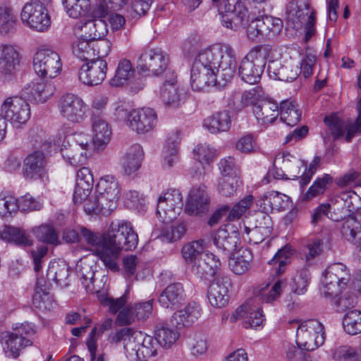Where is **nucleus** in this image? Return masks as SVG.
<instances>
[{
  "label": "nucleus",
  "instance_id": "obj_3",
  "mask_svg": "<svg viewBox=\"0 0 361 361\" xmlns=\"http://www.w3.org/2000/svg\"><path fill=\"white\" fill-rule=\"evenodd\" d=\"M113 223L101 233H95L85 227L80 228V235L86 243L94 247L96 255L105 267L113 271Z\"/></svg>",
  "mask_w": 361,
  "mask_h": 361
},
{
  "label": "nucleus",
  "instance_id": "obj_6",
  "mask_svg": "<svg viewBox=\"0 0 361 361\" xmlns=\"http://www.w3.org/2000/svg\"><path fill=\"white\" fill-rule=\"evenodd\" d=\"M203 54L200 51L196 56L191 68V86L195 90H202L207 87L224 85L217 73Z\"/></svg>",
  "mask_w": 361,
  "mask_h": 361
},
{
  "label": "nucleus",
  "instance_id": "obj_16",
  "mask_svg": "<svg viewBox=\"0 0 361 361\" xmlns=\"http://www.w3.org/2000/svg\"><path fill=\"white\" fill-rule=\"evenodd\" d=\"M142 332L126 327L117 331L114 334V346L123 349L130 361H137V350L141 343Z\"/></svg>",
  "mask_w": 361,
  "mask_h": 361
},
{
  "label": "nucleus",
  "instance_id": "obj_14",
  "mask_svg": "<svg viewBox=\"0 0 361 361\" xmlns=\"http://www.w3.org/2000/svg\"><path fill=\"white\" fill-rule=\"evenodd\" d=\"M169 61L168 55L161 49H147L138 58L137 69L141 73L159 75L166 70Z\"/></svg>",
  "mask_w": 361,
  "mask_h": 361
},
{
  "label": "nucleus",
  "instance_id": "obj_25",
  "mask_svg": "<svg viewBox=\"0 0 361 361\" xmlns=\"http://www.w3.org/2000/svg\"><path fill=\"white\" fill-rule=\"evenodd\" d=\"M253 114L262 125L271 124L279 116V106L273 100L258 98L253 108Z\"/></svg>",
  "mask_w": 361,
  "mask_h": 361
},
{
  "label": "nucleus",
  "instance_id": "obj_21",
  "mask_svg": "<svg viewBox=\"0 0 361 361\" xmlns=\"http://www.w3.org/2000/svg\"><path fill=\"white\" fill-rule=\"evenodd\" d=\"M138 243L137 234L133 230L130 223L121 221L114 230V255L120 250H134Z\"/></svg>",
  "mask_w": 361,
  "mask_h": 361
},
{
  "label": "nucleus",
  "instance_id": "obj_19",
  "mask_svg": "<svg viewBox=\"0 0 361 361\" xmlns=\"http://www.w3.org/2000/svg\"><path fill=\"white\" fill-rule=\"evenodd\" d=\"M106 71V61L97 58L81 66L78 73L79 80L88 86L98 85L105 79Z\"/></svg>",
  "mask_w": 361,
  "mask_h": 361
},
{
  "label": "nucleus",
  "instance_id": "obj_52",
  "mask_svg": "<svg viewBox=\"0 0 361 361\" xmlns=\"http://www.w3.org/2000/svg\"><path fill=\"white\" fill-rule=\"evenodd\" d=\"M193 159L202 167L212 164L217 156L216 150L207 143L197 145L192 151Z\"/></svg>",
  "mask_w": 361,
  "mask_h": 361
},
{
  "label": "nucleus",
  "instance_id": "obj_1",
  "mask_svg": "<svg viewBox=\"0 0 361 361\" xmlns=\"http://www.w3.org/2000/svg\"><path fill=\"white\" fill-rule=\"evenodd\" d=\"M216 71L221 82L226 84L234 75L235 54L228 44H216L200 51Z\"/></svg>",
  "mask_w": 361,
  "mask_h": 361
},
{
  "label": "nucleus",
  "instance_id": "obj_56",
  "mask_svg": "<svg viewBox=\"0 0 361 361\" xmlns=\"http://www.w3.org/2000/svg\"><path fill=\"white\" fill-rule=\"evenodd\" d=\"M16 18L11 7L0 6V34L6 35L16 30Z\"/></svg>",
  "mask_w": 361,
  "mask_h": 361
},
{
  "label": "nucleus",
  "instance_id": "obj_63",
  "mask_svg": "<svg viewBox=\"0 0 361 361\" xmlns=\"http://www.w3.org/2000/svg\"><path fill=\"white\" fill-rule=\"evenodd\" d=\"M338 195H335L327 203L329 205V218L334 221H339L343 219L352 217L346 207L343 204L338 203Z\"/></svg>",
  "mask_w": 361,
  "mask_h": 361
},
{
  "label": "nucleus",
  "instance_id": "obj_24",
  "mask_svg": "<svg viewBox=\"0 0 361 361\" xmlns=\"http://www.w3.org/2000/svg\"><path fill=\"white\" fill-rule=\"evenodd\" d=\"M201 315L200 305L195 302L188 303L183 309L173 313L170 322L176 329H183L190 326Z\"/></svg>",
  "mask_w": 361,
  "mask_h": 361
},
{
  "label": "nucleus",
  "instance_id": "obj_50",
  "mask_svg": "<svg viewBox=\"0 0 361 361\" xmlns=\"http://www.w3.org/2000/svg\"><path fill=\"white\" fill-rule=\"evenodd\" d=\"M157 341L154 337L142 333L141 343L137 350V361H147L157 354Z\"/></svg>",
  "mask_w": 361,
  "mask_h": 361
},
{
  "label": "nucleus",
  "instance_id": "obj_36",
  "mask_svg": "<svg viewBox=\"0 0 361 361\" xmlns=\"http://www.w3.org/2000/svg\"><path fill=\"white\" fill-rule=\"evenodd\" d=\"M0 238L20 247H30L33 244L32 239L25 230L12 226H4L0 231Z\"/></svg>",
  "mask_w": 361,
  "mask_h": 361
},
{
  "label": "nucleus",
  "instance_id": "obj_62",
  "mask_svg": "<svg viewBox=\"0 0 361 361\" xmlns=\"http://www.w3.org/2000/svg\"><path fill=\"white\" fill-rule=\"evenodd\" d=\"M133 75V69L130 61L128 59L121 60L114 73V86L123 85Z\"/></svg>",
  "mask_w": 361,
  "mask_h": 361
},
{
  "label": "nucleus",
  "instance_id": "obj_57",
  "mask_svg": "<svg viewBox=\"0 0 361 361\" xmlns=\"http://www.w3.org/2000/svg\"><path fill=\"white\" fill-rule=\"evenodd\" d=\"M344 331L350 335H356L361 332V312L353 310L348 311L343 318Z\"/></svg>",
  "mask_w": 361,
  "mask_h": 361
},
{
  "label": "nucleus",
  "instance_id": "obj_5",
  "mask_svg": "<svg viewBox=\"0 0 361 361\" xmlns=\"http://www.w3.org/2000/svg\"><path fill=\"white\" fill-rule=\"evenodd\" d=\"M349 281V274L345 265L334 263L324 271L321 281V295L331 300L336 299Z\"/></svg>",
  "mask_w": 361,
  "mask_h": 361
},
{
  "label": "nucleus",
  "instance_id": "obj_47",
  "mask_svg": "<svg viewBox=\"0 0 361 361\" xmlns=\"http://www.w3.org/2000/svg\"><path fill=\"white\" fill-rule=\"evenodd\" d=\"M275 162L282 164V168L292 177V178H298L301 172V168L305 167V162L299 160L289 153L279 155Z\"/></svg>",
  "mask_w": 361,
  "mask_h": 361
},
{
  "label": "nucleus",
  "instance_id": "obj_23",
  "mask_svg": "<svg viewBox=\"0 0 361 361\" xmlns=\"http://www.w3.org/2000/svg\"><path fill=\"white\" fill-rule=\"evenodd\" d=\"M228 228L229 226L219 228L213 238L217 250L225 255L232 253L239 244L238 233L235 231L229 232Z\"/></svg>",
  "mask_w": 361,
  "mask_h": 361
},
{
  "label": "nucleus",
  "instance_id": "obj_13",
  "mask_svg": "<svg viewBox=\"0 0 361 361\" xmlns=\"http://www.w3.org/2000/svg\"><path fill=\"white\" fill-rule=\"evenodd\" d=\"M1 112L6 121H9L16 128L26 123L31 115L29 104L17 96L6 98L1 104Z\"/></svg>",
  "mask_w": 361,
  "mask_h": 361
},
{
  "label": "nucleus",
  "instance_id": "obj_18",
  "mask_svg": "<svg viewBox=\"0 0 361 361\" xmlns=\"http://www.w3.org/2000/svg\"><path fill=\"white\" fill-rule=\"evenodd\" d=\"M157 123V116L151 108H141L130 111L128 128L137 134H146L152 130Z\"/></svg>",
  "mask_w": 361,
  "mask_h": 361
},
{
  "label": "nucleus",
  "instance_id": "obj_45",
  "mask_svg": "<svg viewBox=\"0 0 361 361\" xmlns=\"http://www.w3.org/2000/svg\"><path fill=\"white\" fill-rule=\"evenodd\" d=\"M252 261V252L247 249H241L235 257L230 259L229 266L235 274L241 275L249 270Z\"/></svg>",
  "mask_w": 361,
  "mask_h": 361
},
{
  "label": "nucleus",
  "instance_id": "obj_46",
  "mask_svg": "<svg viewBox=\"0 0 361 361\" xmlns=\"http://www.w3.org/2000/svg\"><path fill=\"white\" fill-rule=\"evenodd\" d=\"M241 185L240 176H221L217 180L216 191L223 197H231L235 194Z\"/></svg>",
  "mask_w": 361,
  "mask_h": 361
},
{
  "label": "nucleus",
  "instance_id": "obj_43",
  "mask_svg": "<svg viewBox=\"0 0 361 361\" xmlns=\"http://www.w3.org/2000/svg\"><path fill=\"white\" fill-rule=\"evenodd\" d=\"M73 54L81 61L86 62L95 59L94 41H90L85 38H78L72 45Z\"/></svg>",
  "mask_w": 361,
  "mask_h": 361
},
{
  "label": "nucleus",
  "instance_id": "obj_34",
  "mask_svg": "<svg viewBox=\"0 0 361 361\" xmlns=\"http://www.w3.org/2000/svg\"><path fill=\"white\" fill-rule=\"evenodd\" d=\"M113 176H102L96 187L99 203L104 207L105 214H111L113 201Z\"/></svg>",
  "mask_w": 361,
  "mask_h": 361
},
{
  "label": "nucleus",
  "instance_id": "obj_41",
  "mask_svg": "<svg viewBox=\"0 0 361 361\" xmlns=\"http://www.w3.org/2000/svg\"><path fill=\"white\" fill-rule=\"evenodd\" d=\"M108 23L104 19L88 20L82 26L83 34L80 37L97 41L108 32Z\"/></svg>",
  "mask_w": 361,
  "mask_h": 361
},
{
  "label": "nucleus",
  "instance_id": "obj_40",
  "mask_svg": "<svg viewBox=\"0 0 361 361\" xmlns=\"http://www.w3.org/2000/svg\"><path fill=\"white\" fill-rule=\"evenodd\" d=\"M54 90V87L51 83H46L43 81L32 82L24 90L28 99H34L39 103L46 102L52 96Z\"/></svg>",
  "mask_w": 361,
  "mask_h": 361
},
{
  "label": "nucleus",
  "instance_id": "obj_48",
  "mask_svg": "<svg viewBox=\"0 0 361 361\" xmlns=\"http://www.w3.org/2000/svg\"><path fill=\"white\" fill-rule=\"evenodd\" d=\"M281 120L287 126H295L301 118L302 112L295 104L289 100L283 101L280 106Z\"/></svg>",
  "mask_w": 361,
  "mask_h": 361
},
{
  "label": "nucleus",
  "instance_id": "obj_2",
  "mask_svg": "<svg viewBox=\"0 0 361 361\" xmlns=\"http://www.w3.org/2000/svg\"><path fill=\"white\" fill-rule=\"evenodd\" d=\"M271 51L269 45L260 44L248 51L239 66V75L243 80L249 84H255L259 80Z\"/></svg>",
  "mask_w": 361,
  "mask_h": 361
},
{
  "label": "nucleus",
  "instance_id": "obj_12",
  "mask_svg": "<svg viewBox=\"0 0 361 361\" xmlns=\"http://www.w3.org/2000/svg\"><path fill=\"white\" fill-rule=\"evenodd\" d=\"M238 319L243 321V326L246 329L262 327L264 322V316L259 298H251L238 307L231 317L232 322Z\"/></svg>",
  "mask_w": 361,
  "mask_h": 361
},
{
  "label": "nucleus",
  "instance_id": "obj_26",
  "mask_svg": "<svg viewBox=\"0 0 361 361\" xmlns=\"http://www.w3.org/2000/svg\"><path fill=\"white\" fill-rule=\"evenodd\" d=\"M19 64V54L12 45L0 46V73L6 77L15 74Z\"/></svg>",
  "mask_w": 361,
  "mask_h": 361
},
{
  "label": "nucleus",
  "instance_id": "obj_7",
  "mask_svg": "<svg viewBox=\"0 0 361 361\" xmlns=\"http://www.w3.org/2000/svg\"><path fill=\"white\" fill-rule=\"evenodd\" d=\"M323 324L316 319H308L300 324L296 331V343L303 350L312 351L324 343Z\"/></svg>",
  "mask_w": 361,
  "mask_h": 361
},
{
  "label": "nucleus",
  "instance_id": "obj_53",
  "mask_svg": "<svg viewBox=\"0 0 361 361\" xmlns=\"http://www.w3.org/2000/svg\"><path fill=\"white\" fill-rule=\"evenodd\" d=\"M111 326L112 320L111 318H107L102 324L94 326L90 333L86 344L92 360L96 357L97 339L105 331L111 329Z\"/></svg>",
  "mask_w": 361,
  "mask_h": 361
},
{
  "label": "nucleus",
  "instance_id": "obj_33",
  "mask_svg": "<svg viewBox=\"0 0 361 361\" xmlns=\"http://www.w3.org/2000/svg\"><path fill=\"white\" fill-rule=\"evenodd\" d=\"M92 128L93 132L92 143L97 147L103 148L111 140V128L105 120L92 116Z\"/></svg>",
  "mask_w": 361,
  "mask_h": 361
},
{
  "label": "nucleus",
  "instance_id": "obj_9",
  "mask_svg": "<svg viewBox=\"0 0 361 361\" xmlns=\"http://www.w3.org/2000/svg\"><path fill=\"white\" fill-rule=\"evenodd\" d=\"M48 6L33 0L26 3L20 13L23 23L38 32L47 30L51 24L47 9Z\"/></svg>",
  "mask_w": 361,
  "mask_h": 361
},
{
  "label": "nucleus",
  "instance_id": "obj_30",
  "mask_svg": "<svg viewBox=\"0 0 361 361\" xmlns=\"http://www.w3.org/2000/svg\"><path fill=\"white\" fill-rule=\"evenodd\" d=\"M46 165L44 154L36 152L29 154L24 160L23 173L25 178L37 179L44 172Z\"/></svg>",
  "mask_w": 361,
  "mask_h": 361
},
{
  "label": "nucleus",
  "instance_id": "obj_55",
  "mask_svg": "<svg viewBox=\"0 0 361 361\" xmlns=\"http://www.w3.org/2000/svg\"><path fill=\"white\" fill-rule=\"evenodd\" d=\"M166 225L161 228L159 238L164 242L171 243L180 240L186 232L185 223L180 222L175 225Z\"/></svg>",
  "mask_w": 361,
  "mask_h": 361
},
{
  "label": "nucleus",
  "instance_id": "obj_4",
  "mask_svg": "<svg viewBox=\"0 0 361 361\" xmlns=\"http://www.w3.org/2000/svg\"><path fill=\"white\" fill-rule=\"evenodd\" d=\"M286 18L295 27L305 25L304 41L307 42L315 34V11L310 6L308 0H292L287 6Z\"/></svg>",
  "mask_w": 361,
  "mask_h": 361
},
{
  "label": "nucleus",
  "instance_id": "obj_22",
  "mask_svg": "<svg viewBox=\"0 0 361 361\" xmlns=\"http://www.w3.org/2000/svg\"><path fill=\"white\" fill-rule=\"evenodd\" d=\"M231 286L229 276L219 274L209 287L208 300L211 305L222 307L228 300V290Z\"/></svg>",
  "mask_w": 361,
  "mask_h": 361
},
{
  "label": "nucleus",
  "instance_id": "obj_60",
  "mask_svg": "<svg viewBox=\"0 0 361 361\" xmlns=\"http://www.w3.org/2000/svg\"><path fill=\"white\" fill-rule=\"evenodd\" d=\"M332 356L335 361H358L361 357V350L348 345H341L333 350Z\"/></svg>",
  "mask_w": 361,
  "mask_h": 361
},
{
  "label": "nucleus",
  "instance_id": "obj_44",
  "mask_svg": "<svg viewBox=\"0 0 361 361\" xmlns=\"http://www.w3.org/2000/svg\"><path fill=\"white\" fill-rule=\"evenodd\" d=\"M286 286V280L280 279L276 281L269 290H267L268 285L264 287H257L255 289V297L259 298L264 302H271L276 300L281 294L283 288Z\"/></svg>",
  "mask_w": 361,
  "mask_h": 361
},
{
  "label": "nucleus",
  "instance_id": "obj_15",
  "mask_svg": "<svg viewBox=\"0 0 361 361\" xmlns=\"http://www.w3.org/2000/svg\"><path fill=\"white\" fill-rule=\"evenodd\" d=\"M58 106L61 116L71 123H80L87 116V106L76 94H63L59 100Z\"/></svg>",
  "mask_w": 361,
  "mask_h": 361
},
{
  "label": "nucleus",
  "instance_id": "obj_58",
  "mask_svg": "<svg viewBox=\"0 0 361 361\" xmlns=\"http://www.w3.org/2000/svg\"><path fill=\"white\" fill-rule=\"evenodd\" d=\"M156 341L163 348H171L178 339L179 333L166 326H159L155 331Z\"/></svg>",
  "mask_w": 361,
  "mask_h": 361
},
{
  "label": "nucleus",
  "instance_id": "obj_17",
  "mask_svg": "<svg viewBox=\"0 0 361 361\" xmlns=\"http://www.w3.org/2000/svg\"><path fill=\"white\" fill-rule=\"evenodd\" d=\"M357 117L354 123L345 124L335 114L325 117L324 122L335 139L343 136L346 131L345 140L350 142L355 134L361 133V98L357 104Z\"/></svg>",
  "mask_w": 361,
  "mask_h": 361
},
{
  "label": "nucleus",
  "instance_id": "obj_10",
  "mask_svg": "<svg viewBox=\"0 0 361 361\" xmlns=\"http://www.w3.org/2000/svg\"><path fill=\"white\" fill-rule=\"evenodd\" d=\"M183 206V197L180 191L170 189L159 197L157 216L164 224L171 223L180 214Z\"/></svg>",
  "mask_w": 361,
  "mask_h": 361
},
{
  "label": "nucleus",
  "instance_id": "obj_27",
  "mask_svg": "<svg viewBox=\"0 0 361 361\" xmlns=\"http://www.w3.org/2000/svg\"><path fill=\"white\" fill-rule=\"evenodd\" d=\"M144 158L142 147L139 144L129 147L120 159L124 173L130 176L136 172L141 166Z\"/></svg>",
  "mask_w": 361,
  "mask_h": 361
},
{
  "label": "nucleus",
  "instance_id": "obj_28",
  "mask_svg": "<svg viewBox=\"0 0 361 361\" xmlns=\"http://www.w3.org/2000/svg\"><path fill=\"white\" fill-rule=\"evenodd\" d=\"M180 140V130H176L169 134L162 152L164 168L169 169L177 162Z\"/></svg>",
  "mask_w": 361,
  "mask_h": 361
},
{
  "label": "nucleus",
  "instance_id": "obj_8",
  "mask_svg": "<svg viewBox=\"0 0 361 361\" xmlns=\"http://www.w3.org/2000/svg\"><path fill=\"white\" fill-rule=\"evenodd\" d=\"M218 8L224 26L236 30L244 23L247 8L238 0H212Z\"/></svg>",
  "mask_w": 361,
  "mask_h": 361
},
{
  "label": "nucleus",
  "instance_id": "obj_35",
  "mask_svg": "<svg viewBox=\"0 0 361 361\" xmlns=\"http://www.w3.org/2000/svg\"><path fill=\"white\" fill-rule=\"evenodd\" d=\"M231 126V118L228 111L216 112L203 121L204 128L213 134L226 132L230 129Z\"/></svg>",
  "mask_w": 361,
  "mask_h": 361
},
{
  "label": "nucleus",
  "instance_id": "obj_11",
  "mask_svg": "<svg viewBox=\"0 0 361 361\" xmlns=\"http://www.w3.org/2000/svg\"><path fill=\"white\" fill-rule=\"evenodd\" d=\"M62 63L59 54L50 49H40L33 58V68L42 78H54L61 72Z\"/></svg>",
  "mask_w": 361,
  "mask_h": 361
},
{
  "label": "nucleus",
  "instance_id": "obj_31",
  "mask_svg": "<svg viewBox=\"0 0 361 361\" xmlns=\"http://www.w3.org/2000/svg\"><path fill=\"white\" fill-rule=\"evenodd\" d=\"M268 74L274 80L281 81H293L299 75V68L290 64H282L279 61L269 62L267 68Z\"/></svg>",
  "mask_w": 361,
  "mask_h": 361
},
{
  "label": "nucleus",
  "instance_id": "obj_39",
  "mask_svg": "<svg viewBox=\"0 0 361 361\" xmlns=\"http://www.w3.org/2000/svg\"><path fill=\"white\" fill-rule=\"evenodd\" d=\"M5 340L4 350L10 356L16 358L20 352L25 347L32 345V341L24 336L20 335L16 331L13 333L7 332L4 337Z\"/></svg>",
  "mask_w": 361,
  "mask_h": 361
},
{
  "label": "nucleus",
  "instance_id": "obj_51",
  "mask_svg": "<svg viewBox=\"0 0 361 361\" xmlns=\"http://www.w3.org/2000/svg\"><path fill=\"white\" fill-rule=\"evenodd\" d=\"M206 245V242L202 239L185 244L182 248V255L183 258L187 262L192 264L195 261L199 259L200 257L204 255Z\"/></svg>",
  "mask_w": 361,
  "mask_h": 361
},
{
  "label": "nucleus",
  "instance_id": "obj_38",
  "mask_svg": "<svg viewBox=\"0 0 361 361\" xmlns=\"http://www.w3.org/2000/svg\"><path fill=\"white\" fill-rule=\"evenodd\" d=\"M259 95L255 88L248 91H234L232 92L228 99L229 105L233 110L240 111L244 108L255 105Z\"/></svg>",
  "mask_w": 361,
  "mask_h": 361
},
{
  "label": "nucleus",
  "instance_id": "obj_49",
  "mask_svg": "<svg viewBox=\"0 0 361 361\" xmlns=\"http://www.w3.org/2000/svg\"><path fill=\"white\" fill-rule=\"evenodd\" d=\"M68 267L64 262H52L47 270V278L61 286L66 287L68 285Z\"/></svg>",
  "mask_w": 361,
  "mask_h": 361
},
{
  "label": "nucleus",
  "instance_id": "obj_42",
  "mask_svg": "<svg viewBox=\"0 0 361 361\" xmlns=\"http://www.w3.org/2000/svg\"><path fill=\"white\" fill-rule=\"evenodd\" d=\"M188 345L191 356L195 358H201L207 354L209 343L204 334L195 332L188 337Z\"/></svg>",
  "mask_w": 361,
  "mask_h": 361
},
{
  "label": "nucleus",
  "instance_id": "obj_61",
  "mask_svg": "<svg viewBox=\"0 0 361 361\" xmlns=\"http://www.w3.org/2000/svg\"><path fill=\"white\" fill-rule=\"evenodd\" d=\"M32 232L39 241L54 245H56L59 242L58 234L51 225L42 224L35 227L32 228Z\"/></svg>",
  "mask_w": 361,
  "mask_h": 361
},
{
  "label": "nucleus",
  "instance_id": "obj_64",
  "mask_svg": "<svg viewBox=\"0 0 361 361\" xmlns=\"http://www.w3.org/2000/svg\"><path fill=\"white\" fill-rule=\"evenodd\" d=\"M333 183V178L329 174H324L317 178L305 193L307 199L312 198L323 194L328 187Z\"/></svg>",
  "mask_w": 361,
  "mask_h": 361
},
{
  "label": "nucleus",
  "instance_id": "obj_20",
  "mask_svg": "<svg viewBox=\"0 0 361 361\" xmlns=\"http://www.w3.org/2000/svg\"><path fill=\"white\" fill-rule=\"evenodd\" d=\"M210 196L205 185H199L190 190L185 204V212L191 216H197L208 211Z\"/></svg>",
  "mask_w": 361,
  "mask_h": 361
},
{
  "label": "nucleus",
  "instance_id": "obj_37",
  "mask_svg": "<svg viewBox=\"0 0 361 361\" xmlns=\"http://www.w3.org/2000/svg\"><path fill=\"white\" fill-rule=\"evenodd\" d=\"M166 74L169 78L165 80L161 89L160 97L166 105L175 106L180 102V93L176 87V75L174 71L170 70Z\"/></svg>",
  "mask_w": 361,
  "mask_h": 361
},
{
  "label": "nucleus",
  "instance_id": "obj_29",
  "mask_svg": "<svg viewBox=\"0 0 361 361\" xmlns=\"http://www.w3.org/2000/svg\"><path fill=\"white\" fill-rule=\"evenodd\" d=\"M341 233L361 252V213L347 218L342 224Z\"/></svg>",
  "mask_w": 361,
  "mask_h": 361
},
{
  "label": "nucleus",
  "instance_id": "obj_59",
  "mask_svg": "<svg viewBox=\"0 0 361 361\" xmlns=\"http://www.w3.org/2000/svg\"><path fill=\"white\" fill-rule=\"evenodd\" d=\"M254 202V197L251 195H247L235 204L232 209H229L226 220L234 221L240 219L251 207Z\"/></svg>",
  "mask_w": 361,
  "mask_h": 361
},
{
  "label": "nucleus",
  "instance_id": "obj_32",
  "mask_svg": "<svg viewBox=\"0 0 361 361\" xmlns=\"http://www.w3.org/2000/svg\"><path fill=\"white\" fill-rule=\"evenodd\" d=\"M184 299L183 285L180 283H173L162 291L159 298V302L164 308H173L179 305Z\"/></svg>",
  "mask_w": 361,
  "mask_h": 361
},
{
  "label": "nucleus",
  "instance_id": "obj_54",
  "mask_svg": "<svg viewBox=\"0 0 361 361\" xmlns=\"http://www.w3.org/2000/svg\"><path fill=\"white\" fill-rule=\"evenodd\" d=\"M68 15L73 18L85 16L90 10V0H63Z\"/></svg>",
  "mask_w": 361,
  "mask_h": 361
}]
</instances>
